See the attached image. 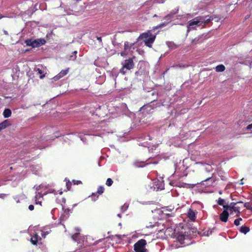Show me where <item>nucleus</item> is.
Returning a JSON list of instances; mask_svg holds the SVG:
<instances>
[{
  "label": "nucleus",
  "instance_id": "1",
  "mask_svg": "<svg viewBox=\"0 0 252 252\" xmlns=\"http://www.w3.org/2000/svg\"><path fill=\"white\" fill-rule=\"evenodd\" d=\"M212 20L213 18L209 16L195 17L188 22L187 32H188L190 31L196 30V28L201 26L203 24H207Z\"/></svg>",
  "mask_w": 252,
  "mask_h": 252
},
{
  "label": "nucleus",
  "instance_id": "2",
  "mask_svg": "<svg viewBox=\"0 0 252 252\" xmlns=\"http://www.w3.org/2000/svg\"><path fill=\"white\" fill-rule=\"evenodd\" d=\"M29 231L31 236V241L33 245H36L37 242L41 240L42 237L44 238L48 234V232L44 233L36 227H33V229L30 228Z\"/></svg>",
  "mask_w": 252,
  "mask_h": 252
},
{
  "label": "nucleus",
  "instance_id": "3",
  "mask_svg": "<svg viewBox=\"0 0 252 252\" xmlns=\"http://www.w3.org/2000/svg\"><path fill=\"white\" fill-rule=\"evenodd\" d=\"M156 35H153L151 31L143 33L138 37V39H144L145 45L149 47H152V44L155 41Z\"/></svg>",
  "mask_w": 252,
  "mask_h": 252
},
{
  "label": "nucleus",
  "instance_id": "4",
  "mask_svg": "<svg viewBox=\"0 0 252 252\" xmlns=\"http://www.w3.org/2000/svg\"><path fill=\"white\" fill-rule=\"evenodd\" d=\"M122 68L120 69V72L125 74L128 70H130L134 67V64L132 58H129L122 63Z\"/></svg>",
  "mask_w": 252,
  "mask_h": 252
},
{
  "label": "nucleus",
  "instance_id": "5",
  "mask_svg": "<svg viewBox=\"0 0 252 252\" xmlns=\"http://www.w3.org/2000/svg\"><path fill=\"white\" fill-rule=\"evenodd\" d=\"M146 245L147 242L145 239H140L134 245V250L135 252H148Z\"/></svg>",
  "mask_w": 252,
  "mask_h": 252
},
{
  "label": "nucleus",
  "instance_id": "6",
  "mask_svg": "<svg viewBox=\"0 0 252 252\" xmlns=\"http://www.w3.org/2000/svg\"><path fill=\"white\" fill-rule=\"evenodd\" d=\"M46 40L44 38H39L37 39H27L25 41V43L27 46H32L33 48L39 47L45 44Z\"/></svg>",
  "mask_w": 252,
  "mask_h": 252
},
{
  "label": "nucleus",
  "instance_id": "7",
  "mask_svg": "<svg viewBox=\"0 0 252 252\" xmlns=\"http://www.w3.org/2000/svg\"><path fill=\"white\" fill-rule=\"evenodd\" d=\"M237 203H243V202H232L229 205H223V208H227L230 215H233L234 213H236V216L238 217L240 213V208L236 206Z\"/></svg>",
  "mask_w": 252,
  "mask_h": 252
},
{
  "label": "nucleus",
  "instance_id": "8",
  "mask_svg": "<svg viewBox=\"0 0 252 252\" xmlns=\"http://www.w3.org/2000/svg\"><path fill=\"white\" fill-rule=\"evenodd\" d=\"M140 113H142L144 115L149 114L153 112V108L151 105H146L141 108Z\"/></svg>",
  "mask_w": 252,
  "mask_h": 252
},
{
  "label": "nucleus",
  "instance_id": "9",
  "mask_svg": "<svg viewBox=\"0 0 252 252\" xmlns=\"http://www.w3.org/2000/svg\"><path fill=\"white\" fill-rule=\"evenodd\" d=\"M224 209V211L220 215V220L223 222H226L229 217V213L227 208Z\"/></svg>",
  "mask_w": 252,
  "mask_h": 252
},
{
  "label": "nucleus",
  "instance_id": "10",
  "mask_svg": "<svg viewBox=\"0 0 252 252\" xmlns=\"http://www.w3.org/2000/svg\"><path fill=\"white\" fill-rule=\"evenodd\" d=\"M69 70V68H67L65 70H62L58 75H57L53 78L54 80L55 81H57L60 79V78H62L63 77L68 73Z\"/></svg>",
  "mask_w": 252,
  "mask_h": 252
},
{
  "label": "nucleus",
  "instance_id": "11",
  "mask_svg": "<svg viewBox=\"0 0 252 252\" xmlns=\"http://www.w3.org/2000/svg\"><path fill=\"white\" fill-rule=\"evenodd\" d=\"M155 189H157L158 190H162L164 189V184L162 181L155 180L154 181Z\"/></svg>",
  "mask_w": 252,
  "mask_h": 252
},
{
  "label": "nucleus",
  "instance_id": "12",
  "mask_svg": "<svg viewBox=\"0 0 252 252\" xmlns=\"http://www.w3.org/2000/svg\"><path fill=\"white\" fill-rule=\"evenodd\" d=\"M196 212L191 209H189L188 212V217L191 221H194L196 219Z\"/></svg>",
  "mask_w": 252,
  "mask_h": 252
},
{
  "label": "nucleus",
  "instance_id": "13",
  "mask_svg": "<svg viewBox=\"0 0 252 252\" xmlns=\"http://www.w3.org/2000/svg\"><path fill=\"white\" fill-rule=\"evenodd\" d=\"M42 197L43 195L40 192L36 193L35 196V204L41 205Z\"/></svg>",
  "mask_w": 252,
  "mask_h": 252
},
{
  "label": "nucleus",
  "instance_id": "14",
  "mask_svg": "<svg viewBox=\"0 0 252 252\" xmlns=\"http://www.w3.org/2000/svg\"><path fill=\"white\" fill-rule=\"evenodd\" d=\"M10 122L8 120H4L2 123H0V131L5 128L7 126L10 125Z\"/></svg>",
  "mask_w": 252,
  "mask_h": 252
},
{
  "label": "nucleus",
  "instance_id": "15",
  "mask_svg": "<svg viewBox=\"0 0 252 252\" xmlns=\"http://www.w3.org/2000/svg\"><path fill=\"white\" fill-rule=\"evenodd\" d=\"M80 237V233L78 232H76L74 235H72L71 236V238H72V240L74 241L77 242L78 243H80V241L79 240Z\"/></svg>",
  "mask_w": 252,
  "mask_h": 252
},
{
  "label": "nucleus",
  "instance_id": "16",
  "mask_svg": "<svg viewBox=\"0 0 252 252\" xmlns=\"http://www.w3.org/2000/svg\"><path fill=\"white\" fill-rule=\"evenodd\" d=\"M240 231L246 234V233L250 231V228L247 226L243 225L240 227Z\"/></svg>",
  "mask_w": 252,
  "mask_h": 252
},
{
  "label": "nucleus",
  "instance_id": "17",
  "mask_svg": "<svg viewBox=\"0 0 252 252\" xmlns=\"http://www.w3.org/2000/svg\"><path fill=\"white\" fill-rule=\"evenodd\" d=\"M225 69V67L223 64H220L216 67V71L218 72H222Z\"/></svg>",
  "mask_w": 252,
  "mask_h": 252
},
{
  "label": "nucleus",
  "instance_id": "18",
  "mask_svg": "<svg viewBox=\"0 0 252 252\" xmlns=\"http://www.w3.org/2000/svg\"><path fill=\"white\" fill-rule=\"evenodd\" d=\"M3 115L4 118H8L11 115V111L9 109H5L3 111Z\"/></svg>",
  "mask_w": 252,
  "mask_h": 252
},
{
  "label": "nucleus",
  "instance_id": "19",
  "mask_svg": "<svg viewBox=\"0 0 252 252\" xmlns=\"http://www.w3.org/2000/svg\"><path fill=\"white\" fill-rule=\"evenodd\" d=\"M178 11V9H175V10H172L170 13L167 15H166L165 17H164V19H168V18H171L173 16V15L175 14Z\"/></svg>",
  "mask_w": 252,
  "mask_h": 252
},
{
  "label": "nucleus",
  "instance_id": "20",
  "mask_svg": "<svg viewBox=\"0 0 252 252\" xmlns=\"http://www.w3.org/2000/svg\"><path fill=\"white\" fill-rule=\"evenodd\" d=\"M170 184L172 186H178L179 187H185L186 186V184H185L184 183H178L176 182H171Z\"/></svg>",
  "mask_w": 252,
  "mask_h": 252
},
{
  "label": "nucleus",
  "instance_id": "21",
  "mask_svg": "<svg viewBox=\"0 0 252 252\" xmlns=\"http://www.w3.org/2000/svg\"><path fill=\"white\" fill-rule=\"evenodd\" d=\"M77 52V51H74L72 55L70 56L69 57V60L74 61L76 59V54Z\"/></svg>",
  "mask_w": 252,
  "mask_h": 252
},
{
  "label": "nucleus",
  "instance_id": "22",
  "mask_svg": "<svg viewBox=\"0 0 252 252\" xmlns=\"http://www.w3.org/2000/svg\"><path fill=\"white\" fill-rule=\"evenodd\" d=\"M135 166L137 167H142L145 166V164L143 162H134Z\"/></svg>",
  "mask_w": 252,
  "mask_h": 252
},
{
  "label": "nucleus",
  "instance_id": "23",
  "mask_svg": "<svg viewBox=\"0 0 252 252\" xmlns=\"http://www.w3.org/2000/svg\"><path fill=\"white\" fill-rule=\"evenodd\" d=\"M128 207V205L126 203H125L124 205H123L121 207V210L122 212V213L125 212L127 209Z\"/></svg>",
  "mask_w": 252,
  "mask_h": 252
},
{
  "label": "nucleus",
  "instance_id": "24",
  "mask_svg": "<svg viewBox=\"0 0 252 252\" xmlns=\"http://www.w3.org/2000/svg\"><path fill=\"white\" fill-rule=\"evenodd\" d=\"M177 239L181 244H183V242L185 239V236L184 235H180Z\"/></svg>",
  "mask_w": 252,
  "mask_h": 252
},
{
  "label": "nucleus",
  "instance_id": "25",
  "mask_svg": "<svg viewBox=\"0 0 252 252\" xmlns=\"http://www.w3.org/2000/svg\"><path fill=\"white\" fill-rule=\"evenodd\" d=\"M244 207H246L247 209L250 210L252 211V207L251 205L249 202H246L244 205Z\"/></svg>",
  "mask_w": 252,
  "mask_h": 252
},
{
  "label": "nucleus",
  "instance_id": "26",
  "mask_svg": "<svg viewBox=\"0 0 252 252\" xmlns=\"http://www.w3.org/2000/svg\"><path fill=\"white\" fill-rule=\"evenodd\" d=\"M113 183V182L111 178H108L106 182V185L110 187L112 185Z\"/></svg>",
  "mask_w": 252,
  "mask_h": 252
},
{
  "label": "nucleus",
  "instance_id": "27",
  "mask_svg": "<svg viewBox=\"0 0 252 252\" xmlns=\"http://www.w3.org/2000/svg\"><path fill=\"white\" fill-rule=\"evenodd\" d=\"M104 188L102 186H100L97 189V193H99V194H101L104 192Z\"/></svg>",
  "mask_w": 252,
  "mask_h": 252
},
{
  "label": "nucleus",
  "instance_id": "28",
  "mask_svg": "<svg viewBox=\"0 0 252 252\" xmlns=\"http://www.w3.org/2000/svg\"><path fill=\"white\" fill-rule=\"evenodd\" d=\"M242 219L241 218H239L238 219L235 220H234V222L235 225H236V226H238L240 224V221H242Z\"/></svg>",
  "mask_w": 252,
  "mask_h": 252
},
{
  "label": "nucleus",
  "instance_id": "29",
  "mask_svg": "<svg viewBox=\"0 0 252 252\" xmlns=\"http://www.w3.org/2000/svg\"><path fill=\"white\" fill-rule=\"evenodd\" d=\"M130 47H131V45H129V43L128 42H126L125 43V50H129L130 49Z\"/></svg>",
  "mask_w": 252,
  "mask_h": 252
},
{
  "label": "nucleus",
  "instance_id": "30",
  "mask_svg": "<svg viewBox=\"0 0 252 252\" xmlns=\"http://www.w3.org/2000/svg\"><path fill=\"white\" fill-rule=\"evenodd\" d=\"M224 202V200L221 198H219L218 200V203L219 205H222L223 206V203Z\"/></svg>",
  "mask_w": 252,
  "mask_h": 252
},
{
  "label": "nucleus",
  "instance_id": "31",
  "mask_svg": "<svg viewBox=\"0 0 252 252\" xmlns=\"http://www.w3.org/2000/svg\"><path fill=\"white\" fill-rule=\"evenodd\" d=\"M167 24H168V23H166V22L162 23L161 24H160L159 25H158V26L156 27V28L158 29V28H163V27H165V26H166L167 25Z\"/></svg>",
  "mask_w": 252,
  "mask_h": 252
},
{
  "label": "nucleus",
  "instance_id": "32",
  "mask_svg": "<svg viewBox=\"0 0 252 252\" xmlns=\"http://www.w3.org/2000/svg\"><path fill=\"white\" fill-rule=\"evenodd\" d=\"M34 168V167H32V172H33L34 174H37V170H39L40 169V167L38 166L35 167V168L37 169V170L36 171H34V170L33 169Z\"/></svg>",
  "mask_w": 252,
  "mask_h": 252
},
{
  "label": "nucleus",
  "instance_id": "33",
  "mask_svg": "<svg viewBox=\"0 0 252 252\" xmlns=\"http://www.w3.org/2000/svg\"><path fill=\"white\" fill-rule=\"evenodd\" d=\"M127 50H125L122 52H121V55L122 56H126L127 54Z\"/></svg>",
  "mask_w": 252,
  "mask_h": 252
},
{
  "label": "nucleus",
  "instance_id": "34",
  "mask_svg": "<svg viewBox=\"0 0 252 252\" xmlns=\"http://www.w3.org/2000/svg\"><path fill=\"white\" fill-rule=\"evenodd\" d=\"M6 195H7L6 194L1 193L0 194V198L3 199L6 196Z\"/></svg>",
  "mask_w": 252,
  "mask_h": 252
},
{
  "label": "nucleus",
  "instance_id": "35",
  "mask_svg": "<svg viewBox=\"0 0 252 252\" xmlns=\"http://www.w3.org/2000/svg\"><path fill=\"white\" fill-rule=\"evenodd\" d=\"M29 209L30 210V211H32L33 209H34V206L32 205H30L29 206Z\"/></svg>",
  "mask_w": 252,
  "mask_h": 252
},
{
  "label": "nucleus",
  "instance_id": "36",
  "mask_svg": "<svg viewBox=\"0 0 252 252\" xmlns=\"http://www.w3.org/2000/svg\"><path fill=\"white\" fill-rule=\"evenodd\" d=\"M182 67V66L181 65H180V64H177L176 65H174V66H172V67ZM183 67H185V65H183Z\"/></svg>",
  "mask_w": 252,
  "mask_h": 252
},
{
  "label": "nucleus",
  "instance_id": "37",
  "mask_svg": "<svg viewBox=\"0 0 252 252\" xmlns=\"http://www.w3.org/2000/svg\"><path fill=\"white\" fill-rule=\"evenodd\" d=\"M144 139H145V140H151V138L150 136L149 135H148L145 136V138H144Z\"/></svg>",
  "mask_w": 252,
  "mask_h": 252
},
{
  "label": "nucleus",
  "instance_id": "38",
  "mask_svg": "<svg viewBox=\"0 0 252 252\" xmlns=\"http://www.w3.org/2000/svg\"><path fill=\"white\" fill-rule=\"evenodd\" d=\"M252 128V123L249 125H248L247 127V129L250 130Z\"/></svg>",
  "mask_w": 252,
  "mask_h": 252
},
{
  "label": "nucleus",
  "instance_id": "39",
  "mask_svg": "<svg viewBox=\"0 0 252 252\" xmlns=\"http://www.w3.org/2000/svg\"><path fill=\"white\" fill-rule=\"evenodd\" d=\"M74 184L78 185L81 184L82 182L80 181H74Z\"/></svg>",
  "mask_w": 252,
  "mask_h": 252
},
{
  "label": "nucleus",
  "instance_id": "40",
  "mask_svg": "<svg viewBox=\"0 0 252 252\" xmlns=\"http://www.w3.org/2000/svg\"><path fill=\"white\" fill-rule=\"evenodd\" d=\"M80 138L81 139V140L83 141V142H85L86 141V139L84 137H81V136H80Z\"/></svg>",
  "mask_w": 252,
  "mask_h": 252
},
{
  "label": "nucleus",
  "instance_id": "41",
  "mask_svg": "<svg viewBox=\"0 0 252 252\" xmlns=\"http://www.w3.org/2000/svg\"><path fill=\"white\" fill-rule=\"evenodd\" d=\"M38 73L40 74H41L42 73V71L41 69H40L39 68L37 69Z\"/></svg>",
  "mask_w": 252,
  "mask_h": 252
},
{
  "label": "nucleus",
  "instance_id": "42",
  "mask_svg": "<svg viewBox=\"0 0 252 252\" xmlns=\"http://www.w3.org/2000/svg\"><path fill=\"white\" fill-rule=\"evenodd\" d=\"M97 39L100 42H102V39L101 37H97Z\"/></svg>",
  "mask_w": 252,
  "mask_h": 252
},
{
  "label": "nucleus",
  "instance_id": "43",
  "mask_svg": "<svg viewBox=\"0 0 252 252\" xmlns=\"http://www.w3.org/2000/svg\"><path fill=\"white\" fill-rule=\"evenodd\" d=\"M41 188V186H39L36 187L35 189L36 190H39Z\"/></svg>",
  "mask_w": 252,
  "mask_h": 252
},
{
  "label": "nucleus",
  "instance_id": "44",
  "mask_svg": "<svg viewBox=\"0 0 252 252\" xmlns=\"http://www.w3.org/2000/svg\"><path fill=\"white\" fill-rule=\"evenodd\" d=\"M67 137H66L67 138H71L72 136V134H67Z\"/></svg>",
  "mask_w": 252,
  "mask_h": 252
},
{
  "label": "nucleus",
  "instance_id": "45",
  "mask_svg": "<svg viewBox=\"0 0 252 252\" xmlns=\"http://www.w3.org/2000/svg\"><path fill=\"white\" fill-rule=\"evenodd\" d=\"M70 185V183L69 182H68V183H66V186H67V188L68 189H69V186Z\"/></svg>",
  "mask_w": 252,
  "mask_h": 252
},
{
  "label": "nucleus",
  "instance_id": "46",
  "mask_svg": "<svg viewBox=\"0 0 252 252\" xmlns=\"http://www.w3.org/2000/svg\"><path fill=\"white\" fill-rule=\"evenodd\" d=\"M3 32L5 34V35H8V32L6 31H3Z\"/></svg>",
  "mask_w": 252,
  "mask_h": 252
},
{
  "label": "nucleus",
  "instance_id": "47",
  "mask_svg": "<svg viewBox=\"0 0 252 252\" xmlns=\"http://www.w3.org/2000/svg\"><path fill=\"white\" fill-rule=\"evenodd\" d=\"M211 177H209V178H208L207 179H206L205 180H204V181H208V180H210V179H211Z\"/></svg>",
  "mask_w": 252,
  "mask_h": 252
},
{
  "label": "nucleus",
  "instance_id": "48",
  "mask_svg": "<svg viewBox=\"0 0 252 252\" xmlns=\"http://www.w3.org/2000/svg\"><path fill=\"white\" fill-rule=\"evenodd\" d=\"M45 76L44 75H42L40 76V78L42 79Z\"/></svg>",
  "mask_w": 252,
  "mask_h": 252
},
{
  "label": "nucleus",
  "instance_id": "49",
  "mask_svg": "<svg viewBox=\"0 0 252 252\" xmlns=\"http://www.w3.org/2000/svg\"><path fill=\"white\" fill-rule=\"evenodd\" d=\"M118 217H119V218H121V214H118L117 215Z\"/></svg>",
  "mask_w": 252,
  "mask_h": 252
},
{
  "label": "nucleus",
  "instance_id": "50",
  "mask_svg": "<svg viewBox=\"0 0 252 252\" xmlns=\"http://www.w3.org/2000/svg\"><path fill=\"white\" fill-rule=\"evenodd\" d=\"M164 1V0H161V1H158V2H159V3H163Z\"/></svg>",
  "mask_w": 252,
  "mask_h": 252
},
{
  "label": "nucleus",
  "instance_id": "51",
  "mask_svg": "<svg viewBox=\"0 0 252 252\" xmlns=\"http://www.w3.org/2000/svg\"><path fill=\"white\" fill-rule=\"evenodd\" d=\"M94 135H95V136H101L100 135H98V134H94Z\"/></svg>",
  "mask_w": 252,
  "mask_h": 252
},
{
  "label": "nucleus",
  "instance_id": "52",
  "mask_svg": "<svg viewBox=\"0 0 252 252\" xmlns=\"http://www.w3.org/2000/svg\"><path fill=\"white\" fill-rule=\"evenodd\" d=\"M3 17L0 15V19H1Z\"/></svg>",
  "mask_w": 252,
  "mask_h": 252
},
{
  "label": "nucleus",
  "instance_id": "53",
  "mask_svg": "<svg viewBox=\"0 0 252 252\" xmlns=\"http://www.w3.org/2000/svg\"><path fill=\"white\" fill-rule=\"evenodd\" d=\"M157 16H158L156 14L154 15V17H157Z\"/></svg>",
  "mask_w": 252,
  "mask_h": 252
},
{
  "label": "nucleus",
  "instance_id": "54",
  "mask_svg": "<svg viewBox=\"0 0 252 252\" xmlns=\"http://www.w3.org/2000/svg\"><path fill=\"white\" fill-rule=\"evenodd\" d=\"M60 194H62L63 193V192L62 191H60V193H59Z\"/></svg>",
  "mask_w": 252,
  "mask_h": 252
},
{
  "label": "nucleus",
  "instance_id": "55",
  "mask_svg": "<svg viewBox=\"0 0 252 252\" xmlns=\"http://www.w3.org/2000/svg\"><path fill=\"white\" fill-rule=\"evenodd\" d=\"M206 169L207 170V171H209L210 170V169H208L207 168H206Z\"/></svg>",
  "mask_w": 252,
  "mask_h": 252
},
{
  "label": "nucleus",
  "instance_id": "56",
  "mask_svg": "<svg viewBox=\"0 0 252 252\" xmlns=\"http://www.w3.org/2000/svg\"><path fill=\"white\" fill-rule=\"evenodd\" d=\"M97 198H98V196L96 197V199H94V201H95V200H96V199Z\"/></svg>",
  "mask_w": 252,
  "mask_h": 252
},
{
  "label": "nucleus",
  "instance_id": "57",
  "mask_svg": "<svg viewBox=\"0 0 252 252\" xmlns=\"http://www.w3.org/2000/svg\"><path fill=\"white\" fill-rule=\"evenodd\" d=\"M240 184L243 185V182H241V183H240Z\"/></svg>",
  "mask_w": 252,
  "mask_h": 252
},
{
  "label": "nucleus",
  "instance_id": "58",
  "mask_svg": "<svg viewBox=\"0 0 252 252\" xmlns=\"http://www.w3.org/2000/svg\"><path fill=\"white\" fill-rule=\"evenodd\" d=\"M123 105L124 106H125V107H126V105H125V104H123Z\"/></svg>",
  "mask_w": 252,
  "mask_h": 252
}]
</instances>
